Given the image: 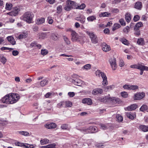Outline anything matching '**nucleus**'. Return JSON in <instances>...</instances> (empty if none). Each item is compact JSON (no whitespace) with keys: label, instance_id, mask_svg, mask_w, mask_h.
<instances>
[{"label":"nucleus","instance_id":"nucleus-23","mask_svg":"<svg viewBox=\"0 0 148 148\" xmlns=\"http://www.w3.org/2000/svg\"><path fill=\"white\" fill-rule=\"evenodd\" d=\"M45 22V18H38L37 20L36 23L38 25H39L43 24Z\"/></svg>","mask_w":148,"mask_h":148},{"label":"nucleus","instance_id":"nucleus-50","mask_svg":"<svg viewBox=\"0 0 148 148\" xmlns=\"http://www.w3.org/2000/svg\"><path fill=\"white\" fill-rule=\"evenodd\" d=\"M0 60L1 61L3 64H5L6 61V60L5 58L3 56H0Z\"/></svg>","mask_w":148,"mask_h":148},{"label":"nucleus","instance_id":"nucleus-9","mask_svg":"<svg viewBox=\"0 0 148 148\" xmlns=\"http://www.w3.org/2000/svg\"><path fill=\"white\" fill-rule=\"evenodd\" d=\"M109 61L112 70H115L117 67L116 59L114 58H111Z\"/></svg>","mask_w":148,"mask_h":148},{"label":"nucleus","instance_id":"nucleus-34","mask_svg":"<svg viewBox=\"0 0 148 148\" xmlns=\"http://www.w3.org/2000/svg\"><path fill=\"white\" fill-rule=\"evenodd\" d=\"M86 7V5L84 3H82L80 5H76L75 8L76 9L83 10Z\"/></svg>","mask_w":148,"mask_h":148},{"label":"nucleus","instance_id":"nucleus-36","mask_svg":"<svg viewBox=\"0 0 148 148\" xmlns=\"http://www.w3.org/2000/svg\"><path fill=\"white\" fill-rule=\"evenodd\" d=\"M81 131L84 133H89V127H84L81 129Z\"/></svg>","mask_w":148,"mask_h":148},{"label":"nucleus","instance_id":"nucleus-49","mask_svg":"<svg viewBox=\"0 0 148 148\" xmlns=\"http://www.w3.org/2000/svg\"><path fill=\"white\" fill-rule=\"evenodd\" d=\"M139 87L136 85H131V90H135L138 89Z\"/></svg>","mask_w":148,"mask_h":148},{"label":"nucleus","instance_id":"nucleus-62","mask_svg":"<svg viewBox=\"0 0 148 148\" xmlns=\"http://www.w3.org/2000/svg\"><path fill=\"white\" fill-rule=\"evenodd\" d=\"M140 18V17L138 15H136L134 17V21L136 22L138 21Z\"/></svg>","mask_w":148,"mask_h":148},{"label":"nucleus","instance_id":"nucleus-3","mask_svg":"<svg viewBox=\"0 0 148 148\" xmlns=\"http://www.w3.org/2000/svg\"><path fill=\"white\" fill-rule=\"evenodd\" d=\"M23 19L24 21L29 23H32V21L34 17V15L31 12H27L23 15Z\"/></svg>","mask_w":148,"mask_h":148},{"label":"nucleus","instance_id":"nucleus-48","mask_svg":"<svg viewBox=\"0 0 148 148\" xmlns=\"http://www.w3.org/2000/svg\"><path fill=\"white\" fill-rule=\"evenodd\" d=\"M57 13H60L62 11V6L61 5H59L57 8Z\"/></svg>","mask_w":148,"mask_h":148},{"label":"nucleus","instance_id":"nucleus-16","mask_svg":"<svg viewBox=\"0 0 148 148\" xmlns=\"http://www.w3.org/2000/svg\"><path fill=\"white\" fill-rule=\"evenodd\" d=\"M9 42L12 45H14L16 44V41L14 38L12 36H8L6 38Z\"/></svg>","mask_w":148,"mask_h":148},{"label":"nucleus","instance_id":"nucleus-1","mask_svg":"<svg viewBox=\"0 0 148 148\" xmlns=\"http://www.w3.org/2000/svg\"><path fill=\"white\" fill-rule=\"evenodd\" d=\"M19 95L14 93L9 94L5 95L1 99L3 103L8 104H12L16 102L19 99Z\"/></svg>","mask_w":148,"mask_h":148},{"label":"nucleus","instance_id":"nucleus-8","mask_svg":"<svg viewBox=\"0 0 148 148\" xmlns=\"http://www.w3.org/2000/svg\"><path fill=\"white\" fill-rule=\"evenodd\" d=\"M145 96V93L143 92L136 93L134 95V100H140L143 98Z\"/></svg>","mask_w":148,"mask_h":148},{"label":"nucleus","instance_id":"nucleus-58","mask_svg":"<svg viewBox=\"0 0 148 148\" xmlns=\"http://www.w3.org/2000/svg\"><path fill=\"white\" fill-rule=\"evenodd\" d=\"M119 22L122 25L125 26L126 25L125 21L123 18H121L120 19Z\"/></svg>","mask_w":148,"mask_h":148},{"label":"nucleus","instance_id":"nucleus-44","mask_svg":"<svg viewBox=\"0 0 148 148\" xmlns=\"http://www.w3.org/2000/svg\"><path fill=\"white\" fill-rule=\"evenodd\" d=\"M12 4L7 3L5 5V9L7 10H10L12 9Z\"/></svg>","mask_w":148,"mask_h":148},{"label":"nucleus","instance_id":"nucleus-53","mask_svg":"<svg viewBox=\"0 0 148 148\" xmlns=\"http://www.w3.org/2000/svg\"><path fill=\"white\" fill-rule=\"evenodd\" d=\"M121 95L122 97L124 98H126L127 97L128 94L126 92H123L121 93Z\"/></svg>","mask_w":148,"mask_h":148},{"label":"nucleus","instance_id":"nucleus-27","mask_svg":"<svg viewBox=\"0 0 148 148\" xmlns=\"http://www.w3.org/2000/svg\"><path fill=\"white\" fill-rule=\"evenodd\" d=\"M131 15L129 13H127L125 15V18L126 21L129 23L131 20Z\"/></svg>","mask_w":148,"mask_h":148},{"label":"nucleus","instance_id":"nucleus-10","mask_svg":"<svg viewBox=\"0 0 148 148\" xmlns=\"http://www.w3.org/2000/svg\"><path fill=\"white\" fill-rule=\"evenodd\" d=\"M70 81L74 84L79 86H81L82 83V81L79 79H71Z\"/></svg>","mask_w":148,"mask_h":148},{"label":"nucleus","instance_id":"nucleus-30","mask_svg":"<svg viewBox=\"0 0 148 148\" xmlns=\"http://www.w3.org/2000/svg\"><path fill=\"white\" fill-rule=\"evenodd\" d=\"M137 43L139 45H143L145 44L144 39L143 38H140L138 39Z\"/></svg>","mask_w":148,"mask_h":148},{"label":"nucleus","instance_id":"nucleus-15","mask_svg":"<svg viewBox=\"0 0 148 148\" xmlns=\"http://www.w3.org/2000/svg\"><path fill=\"white\" fill-rule=\"evenodd\" d=\"M82 103H86L88 105H90L92 104V100L89 98H85L82 100Z\"/></svg>","mask_w":148,"mask_h":148},{"label":"nucleus","instance_id":"nucleus-42","mask_svg":"<svg viewBox=\"0 0 148 148\" xmlns=\"http://www.w3.org/2000/svg\"><path fill=\"white\" fill-rule=\"evenodd\" d=\"M121 41L125 45H128L129 44V41L126 39L122 38L121 39Z\"/></svg>","mask_w":148,"mask_h":148},{"label":"nucleus","instance_id":"nucleus-7","mask_svg":"<svg viewBox=\"0 0 148 148\" xmlns=\"http://www.w3.org/2000/svg\"><path fill=\"white\" fill-rule=\"evenodd\" d=\"M20 10L21 8L19 7H16L14 8L12 11L9 12L8 14L12 16H16Z\"/></svg>","mask_w":148,"mask_h":148},{"label":"nucleus","instance_id":"nucleus-22","mask_svg":"<svg viewBox=\"0 0 148 148\" xmlns=\"http://www.w3.org/2000/svg\"><path fill=\"white\" fill-rule=\"evenodd\" d=\"M27 36V32L25 33H23L19 35L18 38L20 39L26 38Z\"/></svg>","mask_w":148,"mask_h":148},{"label":"nucleus","instance_id":"nucleus-45","mask_svg":"<svg viewBox=\"0 0 148 148\" xmlns=\"http://www.w3.org/2000/svg\"><path fill=\"white\" fill-rule=\"evenodd\" d=\"M116 118L117 120L119 122H121L123 120V118L122 116L119 114H117L116 115Z\"/></svg>","mask_w":148,"mask_h":148},{"label":"nucleus","instance_id":"nucleus-19","mask_svg":"<svg viewBox=\"0 0 148 148\" xmlns=\"http://www.w3.org/2000/svg\"><path fill=\"white\" fill-rule=\"evenodd\" d=\"M89 133L96 132L98 131V129L95 126H91L89 127Z\"/></svg>","mask_w":148,"mask_h":148},{"label":"nucleus","instance_id":"nucleus-56","mask_svg":"<svg viewBox=\"0 0 148 148\" xmlns=\"http://www.w3.org/2000/svg\"><path fill=\"white\" fill-rule=\"evenodd\" d=\"M64 101H61L58 103L57 104V106L58 108H60L61 107H64Z\"/></svg>","mask_w":148,"mask_h":148},{"label":"nucleus","instance_id":"nucleus-28","mask_svg":"<svg viewBox=\"0 0 148 148\" xmlns=\"http://www.w3.org/2000/svg\"><path fill=\"white\" fill-rule=\"evenodd\" d=\"M141 64L140 63H138L136 64H134L130 66V67L132 68L140 69L141 67Z\"/></svg>","mask_w":148,"mask_h":148},{"label":"nucleus","instance_id":"nucleus-14","mask_svg":"<svg viewBox=\"0 0 148 148\" xmlns=\"http://www.w3.org/2000/svg\"><path fill=\"white\" fill-rule=\"evenodd\" d=\"M102 49L103 51L107 52L109 51L110 50V46L107 45L106 43H103L101 45Z\"/></svg>","mask_w":148,"mask_h":148},{"label":"nucleus","instance_id":"nucleus-25","mask_svg":"<svg viewBox=\"0 0 148 148\" xmlns=\"http://www.w3.org/2000/svg\"><path fill=\"white\" fill-rule=\"evenodd\" d=\"M56 146L55 143L50 144L46 146H42L41 148H56Z\"/></svg>","mask_w":148,"mask_h":148},{"label":"nucleus","instance_id":"nucleus-6","mask_svg":"<svg viewBox=\"0 0 148 148\" xmlns=\"http://www.w3.org/2000/svg\"><path fill=\"white\" fill-rule=\"evenodd\" d=\"M66 31L70 32H71L72 36L71 40L73 41H76L79 38V36L74 31H73L71 29H66Z\"/></svg>","mask_w":148,"mask_h":148},{"label":"nucleus","instance_id":"nucleus-17","mask_svg":"<svg viewBox=\"0 0 148 148\" xmlns=\"http://www.w3.org/2000/svg\"><path fill=\"white\" fill-rule=\"evenodd\" d=\"M137 108V105L136 104H134L130 106H128L126 108L127 110H132L136 109Z\"/></svg>","mask_w":148,"mask_h":148},{"label":"nucleus","instance_id":"nucleus-18","mask_svg":"<svg viewBox=\"0 0 148 148\" xmlns=\"http://www.w3.org/2000/svg\"><path fill=\"white\" fill-rule=\"evenodd\" d=\"M143 26V24L141 22L137 23L135 25L134 28V31H137L139 29L140 27Z\"/></svg>","mask_w":148,"mask_h":148},{"label":"nucleus","instance_id":"nucleus-31","mask_svg":"<svg viewBox=\"0 0 148 148\" xmlns=\"http://www.w3.org/2000/svg\"><path fill=\"white\" fill-rule=\"evenodd\" d=\"M140 110L142 112L146 111L148 112V107L146 105H143L140 108Z\"/></svg>","mask_w":148,"mask_h":148},{"label":"nucleus","instance_id":"nucleus-39","mask_svg":"<svg viewBox=\"0 0 148 148\" xmlns=\"http://www.w3.org/2000/svg\"><path fill=\"white\" fill-rule=\"evenodd\" d=\"M109 97H102L100 98V101L102 102H106L108 101Z\"/></svg>","mask_w":148,"mask_h":148},{"label":"nucleus","instance_id":"nucleus-11","mask_svg":"<svg viewBox=\"0 0 148 148\" xmlns=\"http://www.w3.org/2000/svg\"><path fill=\"white\" fill-rule=\"evenodd\" d=\"M108 101L111 103H119L121 102L120 99L115 97H109Z\"/></svg>","mask_w":148,"mask_h":148},{"label":"nucleus","instance_id":"nucleus-43","mask_svg":"<svg viewBox=\"0 0 148 148\" xmlns=\"http://www.w3.org/2000/svg\"><path fill=\"white\" fill-rule=\"evenodd\" d=\"M63 39L65 43L67 45H69L70 44L71 42L69 39L65 36H63Z\"/></svg>","mask_w":148,"mask_h":148},{"label":"nucleus","instance_id":"nucleus-5","mask_svg":"<svg viewBox=\"0 0 148 148\" xmlns=\"http://www.w3.org/2000/svg\"><path fill=\"white\" fill-rule=\"evenodd\" d=\"M85 32L89 36L92 43L94 44H96L97 43L98 39L97 36L94 34L93 32H90L88 31H86Z\"/></svg>","mask_w":148,"mask_h":148},{"label":"nucleus","instance_id":"nucleus-32","mask_svg":"<svg viewBox=\"0 0 148 148\" xmlns=\"http://www.w3.org/2000/svg\"><path fill=\"white\" fill-rule=\"evenodd\" d=\"M90 64H87L85 65L84 66L82 67V69L83 70L87 71L88 70L90 69Z\"/></svg>","mask_w":148,"mask_h":148},{"label":"nucleus","instance_id":"nucleus-35","mask_svg":"<svg viewBox=\"0 0 148 148\" xmlns=\"http://www.w3.org/2000/svg\"><path fill=\"white\" fill-rule=\"evenodd\" d=\"M52 39L54 40H57L59 38L58 34L56 33H52L51 35Z\"/></svg>","mask_w":148,"mask_h":148},{"label":"nucleus","instance_id":"nucleus-61","mask_svg":"<svg viewBox=\"0 0 148 148\" xmlns=\"http://www.w3.org/2000/svg\"><path fill=\"white\" fill-rule=\"evenodd\" d=\"M111 12L112 13H117L119 12V10L117 8H113L112 9Z\"/></svg>","mask_w":148,"mask_h":148},{"label":"nucleus","instance_id":"nucleus-52","mask_svg":"<svg viewBox=\"0 0 148 148\" xmlns=\"http://www.w3.org/2000/svg\"><path fill=\"white\" fill-rule=\"evenodd\" d=\"M123 88L125 89L131 90V85L125 84L123 86Z\"/></svg>","mask_w":148,"mask_h":148},{"label":"nucleus","instance_id":"nucleus-4","mask_svg":"<svg viewBox=\"0 0 148 148\" xmlns=\"http://www.w3.org/2000/svg\"><path fill=\"white\" fill-rule=\"evenodd\" d=\"M76 3L74 1L68 0L66 1V4L64 9L67 11H70L73 8H75Z\"/></svg>","mask_w":148,"mask_h":148},{"label":"nucleus","instance_id":"nucleus-64","mask_svg":"<svg viewBox=\"0 0 148 148\" xmlns=\"http://www.w3.org/2000/svg\"><path fill=\"white\" fill-rule=\"evenodd\" d=\"M18 51L17 50H13L12 51V54L14 56H16L18 54Z\"/></svg>","mask_w":148,"mask_h":148},{"label":"nucleus","instance_id":"nucleus-26","mask_svg":"<svg viewBox=\"0 0 148 148\" xmlns=\"http://www.w3.org/2000/svg\"><path fill=\"white\" fill-rule=\"evenodd\" d=\"M64 107H70L72 105V102L69 101H64Z\"/></svg>","mask_w":148,"mask_h":148},{"label":"nucleus","instance_id":"nucleus-24","mask_svg":"<svg viewBox=\"0 0 148 148\" xmlns=\"http://www.w3.org/2000/svg\"><path fill=\"white\" fill-rule=\"evenodd\" d=\"M96 19V17L95 15H92L88 17L87 20L88 22H92Z\"/></svg>","mask_w":148,"mask_h":148},{"label":"nucleus","instance_id":"nucleus-2","mask_svg":"<svg viewBox=\"0 0 148 148\" xmlns=\"http://www.w3.org/2000/svg\"><path fill=\"white\" fill-rule=\"evenodd\" d=\"M95 74L98 77H101L103 79L102 85L103 86L107 85L108 84L107 78L106 75L103 72L98 70L95 72Z\"/></svg>","mask_w":148,"mask_h":148},{"label":"nucleus","instance_id":"nucleus-40","mask_svg":"<svg viewBox=\"0 0 148 148\" xmlns=\"http://www.w3.org/2000/svg\"><path fill=\"white\" fill-rule=\"evenodd\" d=\"M48 82V81L46 79L43 80L40 82V85L41 87H43L46 85L47 84Z\"/></svg>","mask_w":148,"mask_h":148},{"label":"nucleus","instance_id":"nucleus-47","mask_svg":"<svg viewBox=\"0 0 148 148\" xmlns=\"http://www.w3.org/2000/svg\"><path fill=\"white\" fill-rule=\"evenodd\" d=\"M120 27L121 26L120 24L118 23H115L114 25L112 28V30L113 31H115L116 29H119Z\"/></svg>","mask_w":148,"mask_h":148},{"label":"nucleus","instance_id":"nucleus-38","mask_svg":"<svg viewBox=\"0 0 148 148\" xmlns=\"http://www.w3.org/2000/svg\"><path fill=\"white\" fill-rule=\"evenodd\" d=\"M49 140L47 138H44L41 139L40 140V143L42 145H44L48 143Z\"/></svg>","mask_w":148,"mask_h":148},{"label":"nucleus","instance_id":"nucleus-63","mask_svg":"<svg viewBox=\"0 0 148 148\" xmlns=\"http://www.w3.org/2000/svg\"><path fill=\"white\" fill-rule=\"evenodd\" d=\"M68 95L70 97H72L75 95V93L73 92H69L68 93Z\"/></svg>","mask_w":148,"mask_h":148},{"label":"nucleus","instance_id":"nucleus-29","mask_svg":"<svg viewBox=\"0 0 148 148\" xmlns=\"http://www.w3.org/2000/svg\"><path fill=\"white\" fill-rule=\"evenodd\" d=\"M142 7V3L140 2H137L135 4L134 7L135 8L140 10Z\"/></svg>","mask_w":148,"mask_h":148},{"label":"nucleus","instance_id":"nucleus-33","mask_svg":"<svg viewBox=\"0 0 148 148\" xmlns=\"http://www.w3.org/2000/svg\"><path fill=\"white\" fill-rule=\"evenodd\" d=\"M110 14L108 13V12H105L103 13H101L99 14V16L100 17H109L110 15Z\"/></svg>","mask_w":148,"mask_h":148},{"label":"nucleus","instance_id":"nucleus-21","mask_svg":"<svg viewBox=\"0 0 148 148\" xmlns=\"http://www.w3.org/2000/svg\"><path fill=\"white\" fill-rule=\"evenodd\" d=\"M140 130L144 132L148 131V127L145 125H141L139 126Z\"/></svg>","mask_w":148,"mask_h":148},{"label":"nucleus","instance_id":"nucleus-46","mask_svg":"<svg viewBox=\"0 0 148 148\" xmlns=\"http://www.w3.org/2000/svg\"><path fill=\"white\" fill-rule=\"evenodd\" d=\"M100 125L101 128L103 130H106L109 126L108 124H100Z\"/></svg>","mask_w":148,"mask_h":148},{"label":"nucleus","instance_id":"nucleus-37","mask_svg":"<svg viewBox=\"0 0 148 148\" xmlns=\"http://www.w3.org/2000/svg\"><path fill=\"white\" fill-rule=\"evenodd\" d=\"M47 33H42L39 34V38L44 39L47 38Z\"/></svg>","mask_w":148,"mask_h":148},{"label":"nucleus","instance_id":"nucleus-51","mask_svg":"<svg viewBox=\"0 0 148 148\" xmlns=\"http://www.w3.org/2000/svg\"><path fill=\"white\" fill-rule=\"evenodd\" d=\"M19 134L24 136H27L29 135V133L26 131H19Z\"/></svg>","mask_w":148,"mask_h":148},{"label":"nucleus","instance_id":"nucleus-57","mask_svg":"<svg viewBox=\"0 0 148 148\" xmlns=\"http://www.w3.org/2000/svg\"><path fill=\"white\" fill-rule=\"evenodd\" d=\"M0 49L2 51L5 50H9L10 51H11L13 49V48L5 47H2Z\"/></svg>","mask_w":148,"mask_h":148},{"label":"nucleus","instance_id":"nucleus-13","mask_svg":"<svg viewBox=\"0 0 148 148\" xmlns=\"http://www.w3.org/2000/svg\"><path fill=\"white\" fill-rule=\"evenodd\" d=\"M126 114L127 117L132 120L134 119L136 117V113L134 112H127Z\"/></svg>","mask_w":148,"mask_h":148},{"label":"nucleus","instance_id":"nucleus-60","mask_svg":"<svg viewBox=\"0 0 148 148\" xmlns=\"http://www.w3.org/2000/svg\"><path fill=\"white\" fill-rule=\"evenodd\" d=\"M68 125L67 124H64L61 125V128L63 130H67L68 129Z\"/></svg>","mask_w":148,"mask_h":148},{"label":"nucleus","instance_id":"nucleus-20","mask_svg":"<svg viewBox=\"0 0 148 148\" xmlns=\"http://www.w3.org/2000/svg\"><path fill=\"white\" fill-rule=\"evenodd\" d=\"M76 19L77 21H80L82 23H84L85 21V17L84 16H81L77 17Z\"/></svg>","mask_w":148,"mask_h":148},{"label":"nucleus","instance_id":"nucleus-12","mask_svg":"<svg viewBox=\"0 0 148 148\" xmlns=\"http://www.w3.org/2000/svg\"><path fill=\"white\" fill-rule=\"evenodd\" d=\"M45 127L48 129H54L56 128L57 125L55 123H51L45 124Z\"/></svg>","mask_w":148,"mask_h":148},{"label":"nucleus","instance_id":"nucleus-41","mask_svg":"<svg viewBox=\"0 0 148 148\" xmlns=\"http://www.w3.org/2000/svg\"><path fill=\"white\" fill-rule=\"evenodd\" d=\"M114 86L113 85H110L107 86L104 88V90L106 92L109 91L113 89Z\"/></svg>","mask_w":148,"mask_h":148},{"label":"nucleus","instance_id":"nucleus-59","mask_svg":"<svg viewBox=\"0 0 148 148\" xmlns=\"http://www.w3.org/2000/svg\"><path fill=\"white\" fill-rule=\"evenodd\" d=\"M130 27L128 26H126L123 29V32L126 33H127L129 31Z\"/></svg>","mask_w":148,"mask_h":148},{"label":"nucleus","instance_id":"nucleus-55","mask_svg":"<svg viewBox=\"0 0 148 148\" xmlns=\"http://www.w3.org/2000/svg\"><path fill=\"white\" fill-rule=\"evenodd\" d=\"M36 146V145H30L26 143L25 148H34Z\"/></svg>","mask_w":148,"mask_h":148},{"label":"nucleus","instance_id":"nucleus-54","mask_svg":"<svg viewBox=\"0 0 148 148\" xmlns=\"http://www.w3.org/2000/svg\"><path fill=\"white\" fill-rule=\"evenodd\" d=\"M48 53V51L46 49H42L41 50V54L43 56L45 55Z\"/></svg>","mask_w":148,"mask_h":148}]
</instances>
